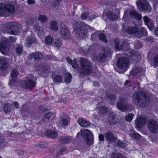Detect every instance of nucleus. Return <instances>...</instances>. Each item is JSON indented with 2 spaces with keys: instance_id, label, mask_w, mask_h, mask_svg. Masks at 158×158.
Wrapping results in <instances>:
<instances>
[{
  "instance_id": "nucleus-1",
  "label": "nucleus",
  "mask_w": 158,
  "mask_h": 158,
  "mask_svg": "<svg viewBox=\"0 0 158 158\" xmlns=\"http://www.w3.org/2000/svg\"><path fill=\"white\" fill-rule=\"evenodd\" d=\"M132 98L134 104L140 107L144 108L148 106L150 102L149 97L143 91L134 93Z\"/></svg>"
},
{
  "instance_id": "nucleus-2",
  "label": "nucleus",
  "mask_w": 158,
  "mask_h": 158,
  "mask_svg": "<svg viewBox=\"0 0 158 158\" xmlns=\"http://www.w3.org/2000/svg\"><path fill=\"white\" fill-rule=\"evenodd\" d=\"M79 61L81 67L78 69L77 71L79 77L82 78L91 73L92 67L89 60L85 58L81 57Z\"/></svg>"
},
{
  "instance_id": "nucleus-3",
  "label": "nucleus",
  "mask_w": 158,
  "mask_h": 158,
  "mask_svg": "<svg viewBox=\"0 0 158 158\" xmlns=\"http://www.w3.org/2000/svg\"><path fill=\"white\" fill-rule=\"evenodd\" d=\"M74 31L77 36L82 39L85 38L87 34V30L90 27L81 22H75L73 25Z\"/></svg>"
},
{
  "instance_id": "nucleus-4",
  "label": "nucleus",
  "mask_w": 158,
  "mask_h": 158,
  "mask_svg": "<svg viewBox=\"0 0 158 158\" xmlns=\"http://www.w3.org/2000/svg\"><path fill=\"white\" fill-rule=\"evenodd\" d=\"M126 31L130 35H132L137 38L146 36L147 31L143 27H139L136 26L129 27L126 29Z\"/></svg>"
},
{
  "instance_id": "nucleus-5",
  "label": "nucleus",
  "mask_w": 158,
  "mask_h": 158,
  "mask_svg": "<svg viewBox=\"0 0 158 158\" xmlns=\"http://www.w3.org/2000/svg\"><path fill=\"white\" fill-rule=\"evenodd\" d=\"M15 8L10 3H0V16L7 17L12 15Z\"/></svg>"
},
{
  "instance_id": "nucleus-6",
  "label": "nucleus",
  "mask_w": 158,
  "mask_h": 158,
  "mask_svg": "<svg viewBox=\"0 0 158 158\" xmlns=\"http://www.w3.org/2000/svg\"><path fill=\"white\" fill-rule=\"evenodd\" d=\"M6 32L10 34L19 35L21 31L20 26L17 23L14 22H8L5 25Z\"/></svg>"
},
{
  "instance_id": "nucleus-7",
  "label": "nucleus",
  "mask_w": 158,
  "mask_h": 158,
  "mask_svg": "<svg viewBox=\"0 0 158 158\" xmlns=\"http://www.w3.org/2000/svg\"><path fill=\"white\" fill-rule=\"evenodd\" d=\"M81 135L84 139L85 143L88 145L92 144L94 137L91 131L87 129H85L77 133V136Z\"/></svg>"
},
{
  "instance_id": "nucleus-8",
  "label": "nucleus",
  "mask_w": 158,
  "mask_h": 158,
  "mask_svg": "<svg viewBox=\"0 0 158 158\" xmlns=\"http://www.w3.org/2000/svg\"><path fill=\"white\" fill-rule=\"evenodd\" d=\"M138 9L141 11L144 12H150L152 10L148 2L146 0H139L136 2Z\"/></svg>"
},
{
  "instance_id": "nucleus-9",
  "label": "nucleus",
  "mask_w": 158,
  "mask_h": 158,
  "mask_svg": "<svg viewBox=\"0 0 158 158\" xmlns=\"http://www.w3.org/2000/svg\"><path fill=\"white\" fill-rule=\"evenodd\" d=\"M116 106L118 109L122 111H125L129 110L130 107L127 99L123 97L120 98L117 103Z\"/></svg>"
},
{
  "instance_id": "nucleus-10",
  "label": "nucleus",
  "mask_w": 158,
  "mask_h": 158,
  "mask_svg": "<svg viewBox=\"0 0 158 158\" xmlns=\"http://www.w3.org/2000/svg\"><path fill=\"white\" fill-rule=\"evenodd\" d=\"M10 44L8 38H3L0 44V51L3 54H6L9 50Z\"/></svg>"
},
{
  "instance_id": "nucleus-11",
  "label": "nucleus",
  "mask_w": 158,
  "mask_h": 158,
  "mask_svg": "<svg viewBox=\"0 0 158 158\" xmlns=\"http://www.w3.org/2000/svg\"><path fill=\"white\" fill-rule=\"evenodd\" d=\"M36 84V82L34 81L31 79H29L22 81L20 85L25 89H32L35 86Z\"/></svg>"
},
{
  "instance_id": "nucleus-12",
  "label": "nucleus",
  "mask_w": 158,
  "mask_h": 158,
  "mask_svg": "<svg viewBox=\"0 0 158 158\" xmlns=\"http://www.w3.org/2000/svg\"><path fill=\"white\" fill-rule=\"evenodd\" d=\"M148 126L150 131L156 134L158 132V122L153 119H150L148 122Z\"/></svg>"
},
{
  "instance_id": "nucleus-13",
  "label": "nucleus",
  "mask_w": 158,
  "mask_h": 158,
  "mask_svg": "<svg viewBox=\"0 0 158 158\" xmlns=\"http://www.w3.org/2000/svg\"><path fill=\"white\" fill-rule=\"evenodd\" d=\"M60 26V33L61 37L65 40L69 39L70 33L68 28L62 22L61 23Z\"/></svg>"
},
{
  "instance_id": "nucleus-14",
  "label": "nucleus",
  "mask_w": 158,
  "mask_h": 158,
  "mask_svg": "<svg viewBox=\"0 0 158 158\" xmlns=\"http://www.w3.org/2000/svg\"><path fill=\"white\" fill-rule=\"evenodd\" d=\"M129 60L126 57H120L117 62L118 67L120 69H124L127 67L128 65Z\"/></svg>"
},
{
  "instance_id": "nucleus-15",
  "label": "nucleus",
  "mask_w": 158,
  "mask_h": 158,
  "mask_svg": "<svg viewBox=\"0 0 158 158\" xmlns=\"http://www.w3.org/2000/svg\"><path fill=\"white\" fill-rule=\"evenodd\" d=\"M44 54L39 52H33L29 56V60L33 62H38L43 58Z\"/></svg>"
},
{
  "instance_id": "nucleus-16",
  "label": "nucleus",
  "mask_w": 158,
  "mask_h": 158,
  "mask_svg": "<svg viewBox=\"0 0 158 158\" xmlns=\"http://www.w3.org/2000/svg\"><path fill=\"white\" fill-rule=\"evenodd\" d=\"M143 20L145 24L150 30H152L154 28V23L152 19L147 16H145L143 17Z\"/></svg>"
},
{
  "instance_id": "nucleus-17",
  "label": "nucleus",
  "mask_w": 158,
  "mask_h": 158,
  "mask_svg": "<svg viewBox=\"0 0 158 158\" xmlns=\"http://www.w3.org/2000/svg\"><path fill=\"white\" fill-rule=\"evenodd\" d=\"M18 71L14 69L11 70L10 72L11 79H10L9 84L10 85L14 84V82H15L17 80V76L18 75Z\"/></svg>"
},
{
  "instance_id": "nucleus-18",
  "label": "nucleus",
  "mask_w": 158,
  "mask_h": 158,
  "mask_svg": "<svg viewBox=\"0 0 158 158\" xmlns=\"http://www.w3.org/2000/svg\"><path fill=\"white\" fill-rule=\"evenodd\" d=\"M114 47L118 51L122 49L125 43L124 41H120L118 39L114 40Z\"/></svg>"
},
{
  "instance_id": "nucleus-19",
  "label": "nucleus",
  "mask_w": 158,
  "mask_h": 158,
  "mask_svg": "<svg viewBox=\"0 0 158 158\" xmlns=\"http://www.w3.org/2000/svg\"><path fill=\"white\" fill-rule=\"evenodd\" d=\"M9 64L6 59L0 57V70L2 71L6 70L9 67Z\"/></svg>"
},
{
  "instance_id": "nucleus-20",
  "label": "nucleus",
  "mask_w": 158,
  "mask_h": 158,
  "mask_svg": "<svg viewBox=\"0 0 158 158\" xmlns=\"http://www.w3.org/2000/svg\"><path fill=\"white\" fill-rule=\"evenodd\" d=\"M130 74L133 76L138 75L139 76H140L143 74V72L141 68L136 67L132 69L130 72Z\"/></svg>"
},
{
  "instance_id": "nucleus-21",
  "label": "nucleus",
  "mask_w": 158,
  "mask_h": 158,
  "mask_svg": "<svg viewBox=\"0 0 158 158\" xmlns=\"http://www.w3.org/2000/svg\"><path fill=\"white\" fill-rule=\"evenodd\" d=\"M106 139L108 141L114 143L117 140V137L115 136L111 132L108 131L105 134Z\"/></svg>"
},
{
  "instance_id": "nucleus-22",
  "label": "nucleus",
  "mask_w": 158,
  "mask_h": 158,
  "mask_svg": "<svg viewBox=\"0 0 158 158\" xmlns=\"http://www.w3.org/2000/svg\"><path fill=\"white\" fill-rule=\"evenodd\" d=\"M129 15L131 18L136 19L137 20H140L142 19L141 15L135 10L131 11Z\"/></svg>"
},
{
  "instance_id": "nucleus-23",
  "label": "nucleus",
  "mask_w": 158,
  "mask_h": 158,
  "mask_svg": "<svg viewBox=\"0 0 158 158\" xmlns=\"http://www.w3.org/2000/svg\"><path fill=\"white\" fill-rule=\"evenodd\" d=\"M146 123L145 119L142 117L138 118L135 122L136 126L138 128H142L146 124Z\"/></svg>"
},
{
  "instance_id": "nucleus-24",
  "label": "nucleus",
  "mask_w": 158,
  "mask_h": 158,
  "mask_svg": "<svg viewBox=\"0 0 158 158\" xmlns=\"http://www.w3.org/2000/svg\"><path fill=\"white\" fill-rule=\"evenodd\" d=\"M108 18L111 20L115 21L118 18V16L111 11H108L106 13Z\"/></svg>"
},
{
  "instance_id": "nucleus-25",
  "label": "nucleus",
  "mask_w": 158,
  "mask_h": 158,
  "mask_svg": "<svg viewBox=\"0 0 158 158\" xmlns=\"http://www.w3.org/2000/svg\"><path fill=\"white\" fill-rule=\"evenodd\" d=\"M78 122L80 125L83 127H88L90 124L89 122L83 119H79Z\"/></svg>"
},
{
  "instance_id": "nucleus-26",
  "label": "nucleus",
  "mask_w": 158,
  "mask_h": 158,
  "mask_svg": "<svg viewBox=\"0 0 158 158\" xmlns=\"http://www.w3.org/2000/svg\"><path fill=\"white\" fill-rule=\"evenodd\" d=\"M46 135L52 138H55L57 136V133L55 131L49 130L45 132Z\"/></svg>"
},
{
  "instance_id": "nucleus-27",
  "label": "nucleus",
  "mask_w": 158,
  "mask_h": 158,
  "mask_svg": "<svg viewBox=\"0 0 158 158\" xmlns=\"http://www.w3.org/2000/svg\"><path fill=\"white\" fill-rule=\"evenodd\" d=\"M107 59V58L102 53V52H101L96 58V60L102 63L105 62Z\"/></svg>"
},
{
  "instance_id": "nucleus-28",
  "label": "nucleus",
  "mask_w": 158,
  "mask_h": 158,
  "mask_svg": "<svg viewBox=\"0 0 158 158\" xmlns=\"http://www.w3.org/2000/svg\"><path fill=\"white\" fill-rule=\"evenodd\" d=\"M36 40L35 38L32 36L28 37L26 38V44L27 46L30 47L32 43H35Z\"/></svg>"
},
{
  "instance_id": "nucleus-29",
  "label": "nucleus",
  "mask_w": 158,
  "mask_h": 158,
  "mask_svg": "<svg viewBox=\"0 0 158 158\" xmlns=\"http://www.w3.org/2000/svg\"><path fill=\"white\" fill-rule=\"evenodd\" d=\"M102 53L107 58L111 56V52L110 48L108 47H105L102 49Z\"/></svg>"
},
{
  "instance_id": "nucleus-30",
  "label": "nucleus",
  "mask_w": 158,
  "mask_h": 158,
  "mask_svg": "<svg viewBox=\"0 0 158 158\" xmlns=\"http://www.w3.org/2000/svg\"><path fill=\"white\" fill-rule=\"evenodd\" d=\"M130 136L135 139H141V136L134 130H131L129 133Z\"/></svg>"
},
{
  "instance_id": "nucleus-31",
  "label": "nucleus",
  "mask_w": 158,
  "mask_h": 158,
  "mask_svg": "<svg viewBox=\"0 0 158 158\" xmlns=\"http://www.w3.org/2000/svg\"><path fill=\"white\" fill-rule=\"evenodd\" d=\"M52 115H53V114L51 112H49L46 114L44 116L43 122L45 123L49 122L50 120L52 118Z\"/></svg>"
},
{
  "instance_id": "nucleus-32",
  "label": "nucleus",
  "mask_w": 158,
  "mask_h": 158,
  "mask_svg": "<svg viewBox=\"0 0 158 158\" xmlns=\"http://www.w3.org/2000/svg\"><path fill=\"white\" fill-rule=\"evenodd\" d=\"M108 121L111 124H114L118 123L119 122V120L116 118L115 115L111 116L109 118Z\"/></svg>"
},
{
  "instance_id": "nucleus-33",
  "label": "nucleus",
  "mask_w": 158,
  "mask_h": 158,
  "mask_svg": "<svg viewBox=\"0 0 158 158\" xmlns=\"http://www.w3.org/2000/svg\"><path fill=\"white\" fill-rule=\"evenodd\" d=\"M50 28L52 30L56 31L58 30L57 23L56 21H51L50 23Z\"/></svg>"
},
{
  "instance_id": "nucleus-34",
  "label": "nucleus",
  "mask_w": 158,
  "mask_h": 158,
  "mask_svg": "<svg viewBox=\"0 0 158 158\" xmlns=\"http://www.w3.org/2000/svg\"><path fill=\"white\" fill-rule=\"evenodd\" d=\"M66 60L69 63L71 64L73 68H76L78 67V65L76 63L75 60H73L69 57H67L66 58Z\"/></svg>"
},
{
  "instance_id": "nucleus-35",
  "label": "nucleus",
  "mask_w": 158,
  "mask_h": 158,
  "mask_svg": "<svg viewBox=\"0 0 158 158\" xmlns=\"http://www.w3.org/2000/svg\"><path fill=\"white\" fill-rule=\"evenodd\" d=\"M72 79V75L71 74L69 73H66L64 75V82L68 84L69 83Z\"/></svg>"
},
{
  "instance_id": "nucleus-36",
  "label": "nucleus",
  "mask_w": 158,
  "mask_h": 158,
  "mask_svg": "<svg viewBox=\"0 0 158 158\" xmlns=\"http://www.w3.org/2000/svg\"><path fill=\"white\" fill-rule=\"evenodd\" d=\"M112 158H127L125 156L122 155L119 152H115L112 153L111 155Z\"/></svg>"
},
{
  "instance_id": "nucleus-37",
  "label": "nucleus",
  "mask_w": 158,
  "mask_h": 158,
  "mask_svg": "<svg viewBox=\"0 0 158 158\" xmlns=\"http://www.w3.org/2000/svg\"><path fill=\"white\" fill-rule=\"evenodd\" d=\"M70 121H69L67 119L64 118V117H61L60 118V124L64 126H67L69 123Z\"/></svg>"
},
{
  "instance_id": "nucleus-38",
  "label": "nucleus",
  "mask_w": 158,
  "mask_h": 158,
  "mask_svg": "<svg viewBox=\"0 0 158 158\" xmlns=\"http://www.w3.org/2000/svg\"><path fill=\"white\" fill-rule=\"evenodd\" d=\"M59 140L62 144L67 143L69 141V138L66 136H61L59 139Z\"/></svg>"
},
{
  "instance_id": "nucleus-39",
  "label": "nucleus",
  "mask_w": 158,
  "mask_h": 158,
  "mask_svg": "<svg viewBox=\"0 0 158 158\" xmlns=\"http://www.w3.org/2000/svg\"><path fill=\"white\" fill-rule=\"evenodd\" d=\"M62 44V40L60 38L56 39L53 45L56 47H59Z\"/></svg>"
},
{
  "instance_id": "nucleus-40",
  "label": "nucleus",
  "mask_w": 158,
  "mask_h": 158,
  "mask_svg": "<svg viewBox=\"0 0 158 158\" xmlns=\"http://www.w3.org/2000/svg\"><path fill=\"white\" fill-rule=\"evenodd\" d=\"M116 96L114 94H108L106 97V100L108 102L111 103V101L114 102Z\"/></svg>"
},
{
  "instance_id": "nucleus-41",
  "label": "nucleus",
  "mask_w": 158,
  "mask_h": 158,
  "mask_svg": "<svg viewBox=\"0 0 158 158\" xmlns=\"http://www.w3.org/2000/svg\"><path fill=\"white\" fill-rule=\"evenodd\" d=\"M53 41V39L50 35L46 37L45 40L46 44L47 45H50L52 44Z\"/></svg>"
},
{
  "instance_id": "nucleus-42",
  "label": "nucleus",
  "mask_w": 158,
  "mask_h": 158,
  "mask_svg": "<svg viewBox=\"0 0 158 158\" xmlns=\"http://www.w3.org/2000/svg\"><path fill=\"white\" fill-rule=\"evenodd\" d=\"M21 110L22 112H26V114L29 113L30 112L29 110V108L25 104L23 105L21 107Z\"/></svg>"
},
{
  "instance_id": "nucleus-43",
  "label": "nucleus",
  "mask_w": 158,
  "mask_h": 158,
  "mask_svg": "<svg viewBox=\"0 0 158 158\" xmlns=\"http://www.w3.org/2000/svg\"><path fill=\"white\" fill-rule=\"evenodd\" d=\"M53 79L54 81L57 83H60L62 80V77L61 76L56 75L53 77Z\"/></svg>"
},
{
  "instance_id": "nucleus-44",
  "label": "nucleus",
  "mask_w": 158,
  "mask_h": 158,
  "mask_svg": "<svg viewBox=\"0 0 158 158\" xmlns=\"http://www.w3.org/2000/svg\"><path fill=\"white\" fill-rule=\"evenodd\" d=\"M38 19L41 22L44 23L48 21V18L45 15H41L39 16Z\"/></svg>"
},
{
  "instance_id": "nucleus-45",
  "label": "nucleus",
  "mask_w": 158,
  "mask_h": 158,
  "mask_svg": "<svg viewBox=\"0 0 158 158\" xmlns=\"http://www.w3.org/2000/svg\"><path fill=\"white\" fill-rule=\"evenodd\" d=\"M117 145L118 147L123 148L126 146V143L119 140L117 142Z\"/></svg>"
},
{
  "instance_id": "nucleus-46",
  "label": "nucleus",
  "mask_w": 158,
  "mask_h": 158,
  "mask_svg": "<svg viewBox=\"0 0 158 158\" xmlns=\"http://www.w3.org/2000/svg\"><path fill=\"white\" fill-rule=\"evenodd\" d=\"M153 63L154 64V67H158V54L156 55L153 60Z\"/></svg>"
},
{
  "instance_id": "nucleus-47",
  "label": "nucleus",
  "mask_w": 158,
  "mask_h": 158,
  "mask_svg": "<svg viewBox=\"0 0 158 158\" xmlns=\"http://www.w3.org/2000/svg\"><path fill=\"white\" fill-rule=\"evenodd\" d=\"M98 37L99 39L105 43L107 42V40L106 39L105 35L103 33H101L98 35Z\"/></svg>"
},
{
  "instance_id": "nucleus-48",
  "label": "nucleus",
  "mask_w": 158,
  "mask_h": 158,
  "mask_svg": "<svg viewBox=\"0 0 158 158\" xmlns=\"http://www.w3.org/2000/svg\"><path fill=\"white\" fill-rule=\"evenodd\" d=\"M23 50V48L21 46H19L16 48V52L18 54L21 55Z\"/></svg>"
},
{
  "instance_id": "nucleus-49",
  "label": "nucleus",
  "mask_w": 158,
  "mask_h": 158,
  "mask_svg": "<svg viewBox=\"0 0 158 158\" xmlns=\"http://www.w3.org/2000/svg\"><path fill=\"white\" fill-rule=\"evenodd\" d=\"M89 15V12L88 11L86 12L82 13L81 17V19L85 20L87 18H88Z\"/></svg>"
},
{
  "instance_id": "nucleus-50",
  "label": "nucleus",
  "mask_w": 158,
  "mask_h": 158,
  "mask_svg": "<svg viewBox=\"0 0 158 158\" xmlns=\"http://www.w3.org/2000/svg\"><path fill=\"white\" fill-rule=\"evenodd\" d=\"M133 115L132 114H129L126 117V120L128 122H130L133 118Z\"/></svg>"
},
{
  "instance_id": "nucleus-51",
  "label": "nucleus",
  "mask_w": 158,
  "mask_h": 158,
  "mask_svg": "<svg viewBox=\"0 0 158 158\" xmlns=\"http://www.w3.org/2000/svg\"><path fill=\"white\" fill-rule=\"evenodd\" d=\"M122 20L125 22H127L128 21V16L127 11H125Z\"/></svg>"
},
{
  "instance_id": "nucleus-52",
  "label": "nucleus",
  "mask_w": 158,
  "mask_h": 158,
  "mask_svg": "<svg viewBox=\"0 0 158 158\" xmlns=\"http://www.w3.org/2000/svg\"><path fill=\"white\" fill-rule=\"evenodd\" d=\"M4 111L7 113L10 110V107L9 104H6L3 107Z\"/></svg>"
},
{
  "instance_id": "nucleus-53",
  "label": "nucleus",
  "mask_w": 158,
  "mask_h": 158,
  "mask_svg": "<svg viewBox=\"0 0 158 158\" xmlns=\"http://www.w3.org/2000/svg\"><path fill=\"white\" fill-rule=\"evenodd\" d=\"M99 110L102 114L105 113L107 111V108L106 107L102 106L100 108Z\"/></svg>"
},
{
  "instance_id": "nucleus-54",
  "label": "nucleus",
  "mask_w": 158,
  "mask_h": 158,
  "mask_svg": "<svg viewBox=\"0 0 158 158\" xmlns=\"http://www.w3.org/2000/svg\"><path fill=\"white\" fill-rule=\"evenodd\" d=\"M98 34L97 33L95 32L91 35V39L92 41H94L98 37Z\"/></svg>"
},
{
  "instance_id": "nucleus-55",
  "label": "nucleus",
  "mask_w": 158,
  "mask_h": 158,
  "mask_svg": "<svg viewBox=\"0 0 158 158\" xmlns=\"http://www.w3.org/2000/svg\"><path fill=\"white\" fill-rule=\"evenodd\" d=\"M131 54L134 56H139L140 54L137 51H135L134 50L131 51Z\"/></svg>"
},
{
  "instance_id": "nucleus-56",
  "label": "nucleus",
  "mask_w": 158,
  "mask_h": 158,
  "mask_svg": "<svg viewBox=\"0 0 158 158\" xmlns=\"http://www.w3.org/2000/svg\"><path fill=\"white\" fill-rule=\"evenodd\" d=\"M96 17L95 15L93 13H89L88 16V19L90 20H92V19H94Z\"/></svg>"
},
{
  "instance_id": "nucleus-57",
  "label": "nucleus",
  "mask_w": 158,
  "mask_h": 158,
  "mask_svg": "<svg viewBox=\"0 0 158 158\" xmlns=\"http://www.w3.org/2000/svg\"><path fill=\"white\" fill-rule=\"evenodd\" d=\"M141 44L142 43L141 42L138 41L134 43V45L136 48H139L141 47Z\"/></svg>"
},
{
  "instance_id": "nucleus-58",
  "label": "nucleus",
  "mask_w": 158,
  "mask_h": 158,
  "mask_svg": "<svg viewBox=\"0 0 158 158\" xmlns=\"http://www.w3.org/2000/svg\"><path fill=\"white\" fill-rule=\"evenodd\" d=\"M60 2V1H59L58 0H55L53 2L52 6L54 7H56L57 6L59 5Z\"/></svg>"
},
{
  "instance_id": "nucleus-59",
  "label": "nucleus",
  "mask_w": 158,
  "mask_h": 158,
  "mask_svg": "<svg viewBox=\"0 0 158 158\" xmlns=\"http://www.w3.org/2000/svg\"><path fill=\"white\" fill-rule=\"evenodd\" d=\"M46 58L48 60H52V59L53 60H55L56 59V57L53 56H51V55H47L45 56Z\"/></svg>"
},
{
  "instance_id": "nucleus-60",
  "label": "nucleus",
  "mask_w": 158,
  "mask_h": 158,
  "mask_svg": "<svg viewBox=\"0 0 158 158\" xmlns=\"http://www.w3.org/2000/svg\"><path fill=\"white\" fill-rule=\"evenodd\" d=\"M146 41L150 43H152L153 41V38L152 37H149L145 38Z\"/></svg>"
},
{
  "instance_id": "nucleus-61",
  "label": "nucleus",
  "mask_w": 158,
  "mask_h": 158,
  "mask_svg": "<svg viewBox=\"0 0 158 158\" xmlns=\"http://www.w3.org/2000/svg\"><path fill=\"white\" fill-rule=\"evenodd\" d=\"M152 1L153 4V7L154 8H155L157 5V3L158 2V0H152Z\"/></svg>"
},
{
  "instance_id": "nucleus-62",
  "label": "nucleus",
  "mask_w": 158,
  "mask_h": 158,
  "mask_svg": "<svg viewBox=\"0 0 158 158\" xmlns=\"http://www.w3.org/2000/svg\"><path fill=\"white\" fill-rule=\"evenodd\" d=\"M124 85L126 87H129L131 86V82L130 81L127 80L124 84Z\"/></svg>"
},
{
  "instance_id": "nucleus-63",
  "label": "nucleus",
  "mask_w": 158,
  "mask_h": 158,
  "mask_svg": "<svg viewBox=\"0 0 158 158\" xmlns=\"http://www.w3.org/2000/svg\"><path fill=\"white\" fill-rule=\"evenodd\" d=\"M45 146H46L45 143L44 142H40L39 144V147L41 148H44L45 147Z\"/></svg>"
},
{
  "instance_id": "nucleus-64",
  "label": "nucleus",
  "mask_w": 158,
  "mask_h": 158,
  "mask_svg": "<svg viewBox=\"0 0 158 158\" xmlns=\"http://www.w3.org/2000/svg\"><path fill=\"white\" fill-rule=\"evenodd\" d=\"M104 136L102 134H100L99 135V139L100 141H103L104 140Z\"/></svg>"
}]
</instances>
